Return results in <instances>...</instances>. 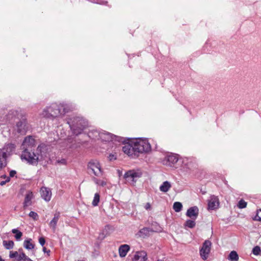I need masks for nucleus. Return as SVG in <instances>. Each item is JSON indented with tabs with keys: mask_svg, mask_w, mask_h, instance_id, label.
<instances>
[{
	"mask_svg": "<svg viewBox=\"0 0 261 261\" xmlns=\"http://www.w3.org/2000/svg\"><path fill=\"white\" fill-rule=\"evenodd\" d=\"M6 153L5 152H3L0 155V169H2L3 168L6 166Z\"/></svg>",
	"mask_w": 261,
	"mask_h": 261,
	"instance_id": "b1692460",
	"label": "nucleus"
},
{
	"mask_svg": "<svg viewBox=\"0 0 261 261\" xmlns=\"http://www.w3.org/2000/svg\"><path fill=\"white\" fill-rule=\"evenodd\" d=\"M99 138L103 141H117L123 142L124 139L122 137L114 135L111 133L104 132L98 133Z\"/></svg>",
	"mask_w": 261,
	"mask_h": 261,
	"instance_id": "39448f33",
	"label": "nucleus"
},
{
	"mask_svg": "<svg viewBox=\"0 0 261 261\" xmlns=\"http://www.w3.org/2000/svg\"><path fill=\"white\" fill-rule=\"evenodd\" d=\"M7 150L8 149H10L11 151H12L15 149V145L14 144L12 143H9L6 146Z\"/></svg>",
	"mask_w": 261,
	"mask_h": 261,
	"instance_id": "4c0bfd02",
	"label": "nucleus"
},
{
	"mask_svg": "<svg viewBox=\"0 0 261 261\" xmlns=\"http://www.w3.org/2000/svg\"><path fill=\"white\" fill-rule=\"evenodd\" d=\"M7 177H9L8 176H7L6 175H3L1 176V178H4L6 179H7Z\"/></svg>",
	"mask_w": 261,
	"mask_h": 261,
	"instance_id": "8fccbe9b",
	"label": "nucleus"
},
{
	"mask_svg": "<svg viewBox=\"0 0 261 261\" xmlns=\"http://www.w3.org/2000/svg\"><path fill=\"white\" fill-rule=\"evenodd\" d=\"M10 180V177H7L5 180H3L0 182V185L3 186L5 185L7 182H8Z\"/></svg>",
	"mask_w": 261,
	"mask_h": 261,
	"instance_id": "37998d69",
	"label": "nucleus"
},
{
	"mask_svg": "<svg viewBox=\"0 0 261 261\" xmlns=\"http://www.w3.org/2000/svg\"><path fill=\"white\" fill-rule=\"evenodd\" d=\"M100 195L98 193H96L94 195V197L92 201V205L94 206H97L99 202Z\"/></svg>",
	"mask_w": 261,
	"mask_h": 261,
	"instance_id": "473e14b6",
	"label": "nucleus"
},
{
	"mask_svg": "<svg viewBox=\"0 0 261 261\" xmlns=\"http://www.w3.org/2000/svg\"><path fill=\"white\" fill-rule=\"evenodd\" d=\"M255 219L257 221H261V209L257 211V213L255 217Z\"/></svg>",
	"mask_w": 261,
	"mask_h": 261,
	"instance_id": "e433bc0d",
	"label": "nucleus"
},
{
	"mask_svg": "<svg viewBox=\"0 0 261 261\" xmlns=\"http://www.w3.org/2000/svg\"><path fill=\"white\" fill-rule=\"evenodd\" d=\"M247 205V202H246L244 199H241L239 201L238 203L237 204V206L238 207V208L242 209L246 207Z\"/></svg>",
	"mask_w": 261,
	"mask_h": 261,
	"instance_id": "72a5a7b5",
	"label": "nucleus"
},
{
	"mask_svg": "<svg viewBox=\"0 0 261 261\" xmlns=\"http://www.w3.org/2000/svg\"><path fill=\"white\" fill-rule=\"evenodd\" d=\"M17 252H18L19 254H20L21 252H24L22 248H19Z\"/></svg>",
	"mask_w": 261,
	"mask_h": 261,
	"instance_id": "09e8293b",
	"label": "nucleus"
},
{
	"mask_svg": "<svg viewBox=\"0 0 261 261\" xmlns=\"http://www.w3.org/2000/svg\"><path fill=\"white\" fill-rule=\"evenodd\" d=\"M60 218V213L58 212H56L54 216L53 219L49 223V226L52 228L53 230L55 231L56 229L57 223Z\"/></svg>",
	"mask_w": 261,
	"mask_h": 261,
	"instance_id": "6ab92c4d",
	"label": "nucleus"
},
{
	"mask_svg": "<svg viewBox=\"0 0 261 261\" xmlns=\"http://www.w3.org/2000/svg\"><path fill=\"white\" fill-rule=\"evenodd\" d=\"M0 170H1V169H0Z\"/></svg>",
	"mask_w": 261,
	"mask_h": 261,
	"instance_id": "6e6d98bb",
	"label": "nucleus"
},
{
	"mask_svg": "<svg viewBox=\"0 0 261 261\" xmlns=\"http://www.w3.org/2000/svg\"><path fill=\"white\" fill-rule=\"evenodd\" d=\"M108 158L110 161H114V160H116L117 157H116V154H109Z\"/></svg>",
	"mask_w": 261,
	"mask_h": 261,
	"instance_id": "ea45409f",
	"label": "nucleus"
},
{
	"mask_svg": "<svg viewBox=\"0 0 261 261\" xmlns=\"http://www.w3.org/2000/svg\"><path fill=\"white\" fill-rule=\"evenodd\" d=\"M195 225H196V223L195 222V220H194V219L187 220L185 223V226L186 227H188L190 228H194L195 226Z\"/></svg>",
	"mask_w": 261,
	"mask_h": 261,
	"instance_id": "c756f323",
	"label": "nucleus"
},
{
	"mask_svg": "<svg viewBox=\"0 0 261 261\" xmlns=\"http://www.w3.org/2000/svg\"><path fill=\"white\" fill-rule=\"evenodd\" d=\"M16 174V171L15 170H11L9 174V177H13Z\"/></svg>",
	"mask_w": 261,
	"mask_h": 261,
	"instance_id": "c03bdc74",
	"label": "nucleus"
},
{
	"mask_svg": "<svg viewBox=\"0 0 261 261\" xmlns=\"http://www.w3.org/2000/svg\"><path fill=\"white\" fill-rule=\"evenodd\" d=\"M153 232V230L152 228L149 227H143V228L140 229L136 235L137 238H145L149 237L150 235V233Z\"/></svg>",
	"mask_w": 261,
	"mask_h": 261,
	"instance_id": "4468645a",
	"label": "nucleus"
},
{
	"mask_svg": "<svg viewBox=\"0 0 261 261\" xmlns=\"http://www.w3.org/2000/svg\"><path fill=\"white\" fill-rule=\"evenodd\" d=\"M58 164H61L62 165H66L67 163V161L65 159H62L61 160H59L57 161Z\"/></svg>",
	"mask_w": 261,
	"mask_h": 261,
	"instance_id": "79ce46f5",
	"label": "nucleus"
},
{
	"mask_svg": "<svg viewBox=\"0 0 261 261\" xmlns=\"http://www.w3.org/2000/svg\"><path fill=\"white\" fill-rule=\"evenodd\" d=\"M142 173L135 170H130L126 172L124 175V178L128 182L134 185L137 179L141 177Z\"/></svg>",
	"mask_w": 261,
	"mask_h": 261,
	"instance_id": "6e6552de",
	"label": "nucleus"
},
{
	"mask_svg": "<svg viewBox=\"0 0 261 261\" xmlns=\"http://www.w3.org/2000/svg\"><path fill=\"white\" fill-rule=\"evenodd\" d=\"M69 124L70 129L74 135L77 136L81 134L83 130L88 126L87 121L82 117L76 116L73 118L72 124Z\"/></svg>",
	"mask_w": 261,
	"mask_h": 261,
	"instance_id": "f03ea898",
	"label": "nucleus"
},
{
	"mask_svg": "<svg viewBox=\"0 0 261 261\" xmlns=\"http://www.w3.org/2000/svg\"><path fill=\"white\" fill-rule=\"evenodd\" d=\"M199 214V209L196 206L190 207L187 211L186 215L192 219L195 220Z\"/></svg>",
	"mask_w": 261,
	"mask_h": 261,
	"instance_id": "2eb2a0df",
	"label": "nucleus"
},
{
	"mask_svg": "<svg viewBox=\"0 0 261 261\" xmlns=\"http://www.w3.org/2000/svg\"><path fill=\"white\" fill-rule=\"evenodd\" d=\"M173 208L175 212H179L182 210V205L179 202H175L173 204Z\"/></svg>",
	"mask_w": 261,
	"mask_h": 261,
	"instance_id": "7c9ffc66",
	"label": "nucleus"
},
{
	"mask_svg": "<svg viewBox=\"0 0 261 261\" xmlns=\"http://www.w3.org/2000/svg\"><path fill=\"white\" fill-rule=\"evenodd\" d=\"M61 113L59 103H53L43 110L42 115L46 118H54L60 115Z\"/></svg>",
	"mask_w": 261,
	"mask_h": 261,
	"instance_id": "20e7f679",
	"label": "nucleus"
},
{
	"mask_svg": "<svg viewBox=\"0 0 261 261\" xmlns=\"http://www.w3.org/2000/svg\"><path fill=\"white\" fill-rule=\"evenodd\" d=\"M181 167L185 171H194L197 168V165L194 159L186 158L182 159Z\"/></svg>",
	"mask_w": 261,
	"mask_h": 261,
	"instance_id": "1a4fd4ad",
	"label": "nucleus"
},
{
	"mask_svg": "<svg viewBox=\"0 0 261 261\" xmlns=\"http://www.w3.org/2000/svg\"><path fill=\"white\" fill-rule=\"evenodd\" d=\"M106 234L104 233L103 232L99 234V238H100L101 239H103L106 237Z\"/></svg>",
	"mask_w": 261,
	"mask_h": 261,
	"instance_id": "49530a36",
	"label": "nucleus"
},
{
	"mask_svg": "<svg viewBox=\"0 0 261 261\" xmlns=\"http://www.w3.org/2000/svg\"><path fill=\"white\" fill-rule=\"evenodd\" d=\"M38 240H39V243H40V244L42 246H43L45 243V240L44 238L43 237H40L39 238Z\"/></svg>",
	"mask_w": 261,
	"mask_h": 261,
	"instance_id": "58836bf2",
	"label": "nucleus"
},
{
	"mask_svg": "<svg viewBox=\"0 0 261 261\" xmlns=\"http://www.w3.org/2000/svg\"><path fill=\"white\" fill-rule=\"evenodd\" d=\"M178 155L174 153L168 154L165 158L164 163L169 166H173L178 161Z\"/></svg>",
	"mask_w": 261,
	"mask_h": 261,
	"instance_id": "f8f14e48",
	"label": "nucleus"
},
{
	"mask_svg": "<svg viewBox=\"0 0 261 261\" xmlns=\"http://www.w3.org/2000/svg\"><path fill=\"white\" fill-rule=\"evenodd\" d=\"M19 261H33L30 257L26 255L24 252L19 254Z\"/></svg>",
	"mask_w": 261,
	"mask_h": 261,
	"instance_id": "2f4dec72",
	"label": "nucleus"
},
{
	"mask_svg": "<svg viewBox=\"0 0 261 261\" xmlns=\"http://www.w3.org/2000/svg\"><path fill=\"white\" fill-rule=\"evenodd\" d=\"M42 198L46 201H50L51 197V192L50 189L46 187H42L40 190Z\"/></svg>",
	"mask_w": 261,
	"mask_h": 261,
	"instance_id": "f3484780",
	"label": "nucleus"
},
{
	"mask_svg": "<svg viewBox=\"0 0 261 261\" xmlns=\"http://www.w3.org/2000/svg\"><path fill=\"white\" fill-rule=\"evenodd\" d=\"M36 147V141L31 136L26 137L21 146L22 150L21 159L24 160L31 165H37L39 160V154L34 152Z\"/></svg>",
	"mask_w": 261,
	"mask_h": 261,
	"instance_id": "f257e3e1",
	"label": "nucleus"
},
{
	"mask_svg": "<svg viewBox=\"0 0 261 261\" xmlns=\"http://www.w3.org/2000/svg\"><path fill=\"white\" fill-rule=\"evenodd\" d=\"M43 251L44 253H47V256H49V255H50V250H47V249H46V247H43Z\"/></svg>",
	"mask_w": 261,
	"mask_h": 261,
	"instance_id": "a18cd8bd",
	"label": "nucleus"
},
{
	"mask_svg": "<svg viewBox=\"0 0 261 261\" xmlns=\"http://www.w3.org/2000/svg\"><path fill=\"white\" fill-rule=\"evenodd\" d=\"M60 109H61V115H64L66 113L72 111V108L71 106L66 103H59Z\"/></svg>",
	"mask_w": 261,
	"mask_h": 261,
	"instance_id": "412c9836",
	"label": "nucleus"
},
{
	"mask_svg": "<svg viewBox=\"0 0 261 261\" xmlns=\"http://www.w3.org/2000/svg\"><path fill=\"white\" fill-rule=\"evenodd\" d=\"M88 169L90 173H93L96 176L102 174V171L99 163L97 161H90L88 164Z\"/></svg>",
	"mask_w": 261,
	"mask_h": 261,
	"instance_id": "9d476101",
	"label": "nucleus"
},
{
	"mask_svg": "<svg viewBox=\"0 0 261 261\" xmlns=\"http://www.w3.org/2000/svg\"><path fill=\"white\" fill-rule=\"evenodd\" d=\"M23 114L21 111L11 110L4 117L0 115V121L5 123L7 121L15 120L16 118L19 119Z\"/></svg>",
	"mask_w": 261,
	"mask_h": 261,
	"instance_id": "423d86ee",
	"label": "nucleus"
},
{
	"mask_svg": "<svg viewBox=\"0 0 261 261\" xmlns=\"http://www.w3.org/2000/svg\"><path fill=\"white\" fill-rule=\"evenodd\" d=\"M29 216L32 218L34 220H37L38 218V215L37 213L33 211H31L29 214Z\"/></svg>",
	"mask_w": 261,
	"mask_h": 261,
	"instance_id": "c9c22d12",
	"label": "nucleus"
},
{
	"mask_svg": "<svg viewBox=\"0 0 261 261\" xmlns=\"http://www.w3.org/2000/svg\"><path fill=\"white\" fill-rule=\"evenodd\" d=\"M136 153L148 152L151 150V146L147 139L140 138L132 140ZM138 156L137 154H136Z\"/></svg>",
	"mask_w": 261,
	"mask_h": 261,
	"instance_id": "7ed1b4c3",
	"label": "nucleus"
},
{
	"mask_svg": "<svg viewBox=\"0 0 261 261\" xmlns=\"http://www.w3.org/2000/svg\"><path fill=\"white\" fill-rule=\"evenodd\" d=\"M151 207L150 204L149 203H147L145 205V208L146 210H149Z\"/></svg>",
	"mask_w": 261,
	"mask_h": 261,
	"instance_id": "de8ad7c7",
	"label": "nucleus"
},
{
	"mask_svg": "<svg viewBox=\"0 0 261 261\" xmlns=\"http://www.w3.org/2000/svg\"><path fill=\"white\" fill-rule=\"evenodd\" d=\"M45 147V145L44 144H40L37 148V151L38 152H41L42 149Z\"/></svg>",
	"mask_w": 261,
	"mask_h": 261,
	"instance_id": "a19ab883",
	"label": "nucleus"
},
{
	"mask_svg": "<svg viewBox=\"0 0 261 261\" xmlns=\"http://www.w3.org/2000/svg\"><path fill=\"white\" fill-rule=\"evenodd\" d=\"M122 151L126 154L132 158H135L136 155L135 151L134 146L132 143V140L128 143L125 144L122 147Z\"/></svg>",
	"mask_w": 261,
	"mask_h": 261,
	"instance_id": "ddd939ff",
	"label": "nucleus"
},
{
	"mask_svg": "<svg viewBox=\"0 0 261 261\" xmlns=\"http://www.w3.org/2000/svg\"><path fill=\"white\" fill-rule=\"evenodd\" d=\"M228 258L231 261H237L239 259V256L236 251H232L229 253Z\"/></svg>",
	"mask_w": 261,
	"mask_h": 261,
	"instance_id": "cd10ccee",
	"label": "nucleus"
},
{
	"mask_svg": "<svg viewBox=\"0 0 261 261\" xmlns=\"http://www.w3.org/2000/svg\"><path fill=\"white\" fill-rule=\"evenodd\" d=\"M9 256L13 261H19V254L17 251H10Z\"/></svg>",
	"mask_w": 261,
	"mask_h": 261,
	"instance_id": "bb28decb",
	"label": "nucleus"
},
{
	"mask_svg": "<svg viewBox=\"0 0 261 261\" xmlns=\"http://www.w3.org/2000/svg\"><path fill=\"white\" fill-rule=\"evenodd\" d=\"M100 185L102 186H104L106 185V182L103 181H102Z\"/></svg>",
	"mask_w": 261,
	"mask_h": 261,
	"instance_id": "3c124183",
	"label": "nucleus"
},
{
	"mask_svg": "<svg viewBox=\"0 0 261 261\" xmlns=\"http://www.w3.org/2000/svg\"><path fill=\"white\" fill-rule=\"evenodd\" d=\"M19 119V121L16 123L15 129L18 133L25 135L29 128L27 118L23 114Z\"/></svg>",
	"mask_w": 261,
	"mask_h": 261,
	"instance_id": "0eeeda50",
	"label": "nucleus"
},
{
	"mask_svg": "<svg viewBox=\"0 0 261 261\" xmlns=\"http://www.w3.org/2000/svg\"><path fill=\"white\" fill-rule=\"evenodd\" d=\"M147 253L145 251H138L136 253L133 261H146Z\"/></svg>",
	"mask_w": 261,
	"mask_h": 261,
	"instance_id": "a211bd4d",
	"label": "nucleus"
},
{
	"mask_svg": "<svg viewBox=\"0 0 261 261\" xmlns=\"http://www.w3.org/2000/svg\"><path fill=\"white\" fill-rule=\"evenodd\" d=\"M23 246L26 249L31 250L34 249L35 245L33 242L32 239L29 238L24 241Z\"/></svg>",
	"mask_w": 261,
	"mask_h": 261,
	"instance_id": "4be33fe9",
	"label": "nucleus"
},
{
	"mask_svg": "<svg viewBox=\"0 0 261 261\" xmlns=\"http://www.w3.org/2000/svg\"><path fill=\"white\" fill-rule=\"evenodd\" d=\"M212 243L209 240H206L203 243L201 248L200 249V255L202 259L206 260L211 251Z\"/></svg>",
	"mask_w": 261,
	"mask_h": 261,
	"instance_id": "9b49d317",
	"label": "nucleus"
},
{
	"mask_svg": "<svg viewBox=\"0 0 261 261\" xmlns=\"http://www.w3.org/2000/svg\"><path fill=\"white\" fill-rule=\"evenodd\" d=\"M3 245L5 249L7 250H10L13 248L14 246V243L12 240H4L3 241Z\"/></svg>",
	"mask_w": 261,
	"mask_h": 261,
	"instance_id": "393cba45",
	"label": "nucleus"
},
{
	"mask_svg": "<svg viewBox=\"0 0 261 261\" xmlns=\"http://www.w3.org/2000/svg\"><path fill=\"white\" fill-rule=\"evenodd\" d=\"M171 186L170 182L168 181H165L163 182L162 185L160 187V190L161 191L163 192H167L169 191Z\"/></svg>",
	"mask_w": 261,
	"mask_h": 261,
	"instance_id": "a878e982",
	"label": "nucleus"
},
{
	"mask_svg": "<svg viewBox=\"0 0 261 261\" xmlns=\"http://www.w3.org/2000/svg\"><path fill=\"white\" fill-rule=\"evenodd\" d=\"M0 261H5V259L2 258V257L1 255H0Z\"/></svg>",
	"mask_w": 261,
	"mask_h": 261,
	"instance_id": "603ef678",
	"label": "nucleus"
},
{
	"mask_svg": "<svg viewBox=\"0 0 261 261\" xmlns=\"http://www.w3.org/2000/svg\"><path fill=\"white\" fill-rule=\"evenodd\" d=\"M12 232L14 234H15V238L17 241H19L22 236V233L19 231L18 229L14 228L12 230Z\"/></svg>",
	"mask_w": 261,
	"mask_h": 261,
	"instance_id": "c85d7f7f",
	"label": "nucleus"
},
{
	"mask_svg": "<svg viewBox=\"0 0 261 261\" xmlns=\"http://www.w3.org/2000/svg\"><path fill=\"white\" fill-rule=\"evenodd\" d=\"M107 227H109V226H106V228Z\"/></svg>",
	"mask_w": 261,
	"mask_h": 261,
	"instance_id": "5fc2aeb1",
	"label": "nucleus"
},
{
	"mask_svg": "<svg viewBox=\"0 0 261 261\" xmlns=\"http://www.w3.org/2000/svg\"><path fill=\"white\" fill-rule=\"evenodd\" d=\"M252 253L255 255H261V248L258 246H255L252 251Z\"/></svg>",
	"mask_w": 261,
	"mask_h": 261,
	"instance_id": "f704fd0d",
	"label": "nucleus"
},
{
	"mask_svg": "<svg viewBox=\"0 0 261 261\" xmlns=\"http://www.w3.org/2000/svg\"><path fill=\"white\" fill-rule=\"evenodd\" d=\"M4 151H2V150L0 149V155L2 154V153Z\"/></svg>",
	"mask_w": 261,
	"mask_h": 261,
	"instance_id": "864d4df0",
	"label": "nucleus"
},
{
	"mask_svg": "<svg viewBox=\"0 0 261 261\" xmlns=\"http://www.w3.org/2000/svg\"><path fill=\"white\" fill-rule=\"evenodd\" d=\"M130 249V247L127 244L121 245L118 249L119 254L121 257H125Z\"/></svg>",
	"mask_w": 261,
	"mask_h": 261,
	"instance_id": "aec40b11",
	"label": "nucleus"
},
{
	"mask_svg": "<svg viewBox=\"0 0 261 261\" xmlns=\"http://www.w3.org/2000/svg\"><path fill=\"white\" fill-rule=\"evenodd\" d=\"M219 205V199L217 197L213 196L208 202V208L214 210L217 208Z\"/></svg>",
	"mask_w": 261,
	"mask_h": 261,
	"instance_id": "dca6fc26",
	"label": "nucleus"
},
{
	"mask_svg": "<svg viewBox=\"0 0 261 261\" xmlns=\"http://www.w3.org/2000/svg\"><path fill=\"white\" fill-rule=\"evenodd\" d=\"M33 194L32 192H29L25 195L23 202L24 208H26L27 207L31 205V200L33 198Z\"/></svg>",
	"mask_w": 261,
	"mask_h": 261,
	"instance_id": "5701e85b",
	"label": "nucleus"
}]
</instances>
